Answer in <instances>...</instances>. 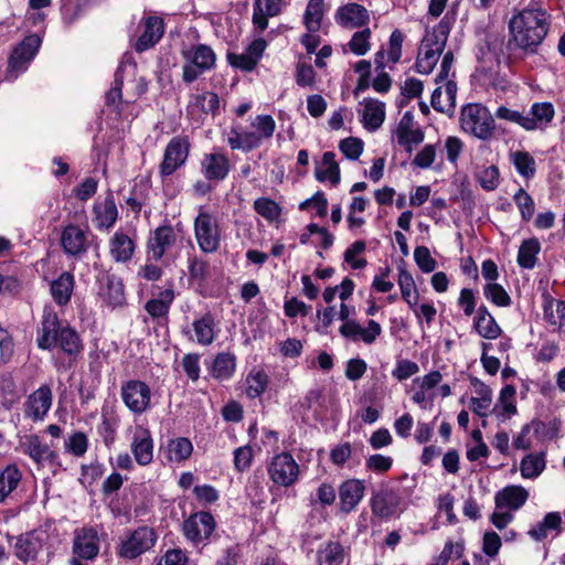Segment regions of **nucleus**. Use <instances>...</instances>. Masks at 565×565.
<instances>
[{"instance_id": "f257e3e1", "label": "nucleus", "mask_w": 565, "mask_h": 565, "mask_svg": "<svg viewBox=\"0 0 565 565\" xmlns=\"http://www.w3.org/2000/svg\"><path fill=\"white\" fill-rule=\"evenodd\" d=\"M552 25V15L542 6L529 4L509 20V45L525 54H536Z\"/></svg>"}, {"instance_id": "f03ea898", "label": "nucleus", "mask_w": 565, "mask_h": 565, "mask_svg": "<svg viewBox=\"0 0 565 565\" xmlns=\"http://www.w3.org/2000/svg\"><path fill=\"white\" fill-rule=\"evenodd\" d=\"M36 343L41 350L60 348L65 354L76 359L84 350V343L79 333L68 323L61 324L55 310L44 307L41 323L36 332Z\"/></svg>"}, {"instance_id": "7ed1b4c3", "label": "nucleus", "mask_w": 565, "mask_h": 565, "mask_svg": "<svg viewBox=\"0 0 565 565\" xmlns=\"http://www.w3.org/2000/svg\"><path fill=\"white\" fill-rule=\"evenodd\" d=\"M461 129L483 141L492 139L495 132V120L490 110L479 103L467 104L460 111Z\"/></svg>"}, {"instance_id": "20e7f679", "label": "nucleus", "mask_w": 565, "mask_h": 565, "mask_svg": "<svg viewBox=\"0 0 565 565\" xmlns=\"http://www.w3.org/2000/svg\"><path fill=\"white\" fill-rule=\"evenodd\" d=\"M448 39V30L438 24L423 38L416 58V71L420 74H429L436 66L445 50Z\"/></svg>"}, {"instance_id": "39448f33", "label": "nucleus", "mask_w": 565, "mask_h": 565, "mask_svg": "<svg viewBox=\"0 0 565 565\" xmlns=\"http://www.w3.org/2000/svg\"><path fill=\"white\" fill-rule=\"evenodd\" d=\"M194 237L202 253L213 254L218 250L222 241V231L217 217L200 207L193 222Z\"/></svg>"}, {"instance_id": "423d86ee", "label": "nucleus", "mask_w": 565, "mask_h": 565, "mask_svg": "<svg viewBox=\"0 0 565 565\" xmlns=\"http://www.w3.org/2000/svg\"><path fill=\"white\" fill-rule=\"evenodd\" d=\"M156 531L147 525L129 530L120 539L117 555L125 559H135L150 551L157 542Z\"/></svg>"}, {"instance_id": "0eeeda50", "label": "nucleus", "mask_w": 565, "mask_h": 565, "mask_svg": "<svg viewBox=\"0 0 565 565\" xmlns=\"http://www.w3.org/2000/svg\"><path fill=\"white\" fill-rule=\"evenodd\" d=\"M184 58L182 79L185 83L196 81L215 64V53L205 44L193 45L182 51Z\"/></svg>"}, {"instance_id": "6e6552de", "label": "nucleus", "mask_w": 565, "mask_h": 565, "mask_svg": "<svg viewBox=\"0 0 565 565\" xmlns=\"http://www.w3.org/2000/svg\"><path fill=\"white\" fill-rule=\"evenodd\" d=\"M351 309L345 303H341L339 318L343 321L339 329L342 337L352 341H363L365 344H372L382 333V327L375 320H369L367 327L363 328L356 320L349 319Z\"/></svg>"}, {"instance_id": "1a4fd4ad", "label": "nucleus", "mask_w": 565, "mask_h": 565, "mask_svg": "<svg viewBox=\"0 0 565 565\" xmlns=\"http://www.w3.org/2000/svg\"><path fill=\"white\" fill-rule=\"evenodd\" d=\"M370 508L372 514L382 520L398 518L405 509L402 497L394 489L384 486L372 492Z\"/></svg>"}, {"instance_id": "9d476101", "label": "nucleus", "mask_w": 565, "mask_h": 565, "mask_svg": "<svg viewBox=\"0 0 565 565\" xmlns=\"http://www.w3.org/2000/svg\"><path fill=\"white\" fill-rule=\"evenodd\" d=\"M41 45V38L36 34L28 35L13 50L7 70V79L14 81L25 72L31 61L36 55Z\"/></svg>"}, {"instance_id": "9b49d317", "label": "nucleus", "mask_w": 565, "mask_h": 565, "mask_svg": "<svg viewBox=\"0 0 565 565\" xmlns=\"http://www.w3.org/2000/svg\"><path fill=\"white\" fill-rule=\"evenodd\" d=\"M47 541L49 533L42 527L22 533L15 539L14 556L24 564L35 561Z\"/></svg>"}, {"instance_id": "f8f14e48", "label": "nucleus", "mask_w": 565, "mask_h": 565, "mask_svg": "<svg viewBox=\"0 0 565 565\" xmlns=\"http://www.w3.org/2000/svg\"><path fill=\"white\" fill-rule=\"evenodd\" d=\"M215 529L216 521L207 511L192 513L182 525L183 535L194 545L206 542Z\"/></svg>"}, {"instance_id": "ddd939ff", "label": "nucleus", "mask_w": 565, "mask_h": 565, "mask_svg": "<svg viewBox=\"0 0 565 565\" xmlns=\"http://www.w3.org/2000/svg\"><path fill=\"white\" fill-rule=\"evenodd\" d=\"M120 395L126 407L136 415H141L150 408L151 390L142 381L130 380L124 383Z\"/></svg>"}, {"instance_id": "4468645a", "label": "nucleus", "mask_w": 565, "mask_h": 565, "mask_svg": "<svg viewBox=\"0 0 565 565\" xmlns=\"http://www.w3.org/2000/svg\"><path fill=\"white\" fill-rule=\"evenodd\" d=\"M190 142L185 136L173 137L167 145L159 168L161 178H167L181 168L189 156Z\"/></svg>"}, {"instance_id": "2eb2a0df", "label": "nucleus", "mask_w": 565, "mask_h": 565, "mask_svg": "<svg viewBox=\"0 0 565 565\" xmlns=\"http://www.w3.org/2000/svg\"><path fill=\"white\" fill-rule=\"evenodd\" d=\"M271 481L278 486L290 487L299 477V465L289 452H281L273 457L268 466Z\"/></svg>"}, {"instance_id": "dca6fc26", "label": "nucleus", "mask_w": 565, "mask_h": 565, "mask_svg": "<svg viewBox=\"0 0 565 565\" xmlns=\"http://www.w3.org/2000/svg\"><path fill=\"white\" fill-rule=\"evenodd\" d=\"M53 393L49 384H42L32 392L23 404L24 417L32 422H43L52 407Z\"/></svg>"}, {"instance_id": "f3484780", "label": "nucleus", "mask_w": 565, "mask_h": 565, "mask_svg": "<svg viewBox=\"0 0 565 565\" xmlns=\"http://www.w3.org/2000/svg\"><path fill=\"white\" fill-rule=\"evenodd\" d=\"M98 282L97 295L104 305L111 309L126 305L125 286L121 278L107 273L99 277Z\"/></svg>"}, {"instance_id": "a211bd4d", "label": "nucleus", "mask_w": 565, "mask_h": 565, "mask_svg": "<svg viewBox=\"0 0 565 565\" xmlns=\"http://www.w3.org/2000/svg\"><path fill=\"white\" fill-rule=\"evenodd\" d=\"M99 544L98 530L95 526H83L74 532L73 554L92 561L99 553Z\"/></svg>"}, {"instance_id": "6ab92c4d", "label": "nucleus", "mask_w": 565, "mask_h": 565, "mask_svg": "<svg viewBox=\"0 0 565 565\" xmlns=\"http://www.w3.org/2000/svg\"><path fill=\"white\" fill-rule=\"evenodd\" d=\"M130 450L139 466H149L153 460V439L150 430L145 426H137L130 443Z\"/></svg>"}, {"instance_id": "aec40b11", "label": "nucleus", "mask_w": 565, "mask_h": 565, "mask_svg": "<svg viewBox=\"0 0 565 565\" xmlns=\"http://www.w3.org/2000/svg\"><path fill=\"white\" fill-rule=\"evenodd\" d=\"M395 137L397 143L408 153H412L414 147L423 142L424 132L420 128L414 127V115L412 111H406L402 116L395 130Z\"/></svg>"}, {"instance_id": "412c9836", "label": "nucleus", "mask_w": 565, "mask_h": 565, "mask_svg": "<svg viewBox=\"0 0 565 565\" xmlns=\"http://www.w3.org/2000/svg\"><path fill=\"white\" fill-rule=\"evenodd\" d=\"M267 43L264 39L254 40L243 53H228L227 61L235 67L245 72L253 71L262 58Z\"/></svg>"}, {"instance_id": "4be33fe9", "label": "nucleus", "mask_w": 565, "mask_h": 565, "mask_svg": "<svg viewBox=\"0 0 565 565\" xmlns=\"http://www.w3.org/2000/svg\"><path fill=\"white\" fill-rule=\"evenodd\" d=\"M177 235L171 225L157 227L149 236L147 253L149 258L160 260L167 250L175 244Z\"/></svg>"}, {"instance_id": "5701e85b", "label": "nucleus", "mask_w": 565, "mask_h": 565, "mask_svg": "<svg viewBox=\"0 0 565 565\" xmlns=\"http://www.w3.org/2000/svg\"><path fill=\"white\" fill-rule=\"evenodd\" d=\"M334 19L342 28L359 29L369 24L370 13L363 6L351 2L339 7Z\"/></svg>"}, {"instance_id": "b1692460", "label": "nucleus", "mask_w": 565, "mask_h": 565, "mask_svg": "<svg viewBox=\"0 0 565 565\" xmlns=\"http://www.w3.org/2000/svg\"><path fill=\"white\" fill-rule=\"evenodd\" d=\"M364 481L360 479H348L339 487L340 510L350 513L356 509L364 497Z\"/></svg>"}, {"instance_id": "393cba45", "label": "nucleus", "mask_w": 565, "mask_h": 565, "mask_svg": "<svg viewBox=\"0 0 565 565\" xmlns=\"http://www.w3.org/2000/svg\"><path fill=\"white\" fill-rule=\"evenodd\" d=\"M201 172L209 181H222L230 172L228 158L221 152H212L203 156Z\"/></svg>"}, {"instance_id": "a878e982", "label": "nucleus", "mask_w": 565, "mask_h": 565, "mask_svg": "<svg viewBox=\"0 0 565 565\" xmlns=\"http://www.w3.org/2000/svg\"><path fill=\"white\" fill-rule=\"evenodd\" d=\"M437 85L430 98L433 108L443 114H452L456 107V82L447 81Z\"/></svg>"}, {"instance_id": "bb28decb", "label": "nucleus", "mask_w": 565, "mask_h": 565, "mask_svg": "<svg viewBox=\"0 0 565 565\" xmlns=\"http://www.w3.org/2000/svg\"><path fill=\"white\" fill-rule=\"evenodd\" d=\"M94 223L98 230H110L118 218V209L111 192H108L103 202L93 206Z\"/></svg>"}, {"instance_id": "cd10ccee", "label": "nucleus", "mask_w": 565, "mask_h": 565, "mask_svg": "<svg viewBox=\"0 0 565 565\" xmlns=\"http://www.w3.org/2000/svg\"><path fill=\"white\" fill-rule=\"evenodd\" d=\"M61 245L65 254L78 256L87 250L85 232L74 224L64 227L61 234Z\"/></svg>"}, {"instance_id": "c85d7f7f", "label": "nucleus", "mask_w": 565, "mask_h": 565, "mask_svg": "<svg viewBox=\"0 0 565 565\" xmlns=\"http://www.w3.org/2000/svg\"><path fill=\"white\" fill-rule=\"evenodd\" d=\"M529 499V491L516 484L504 487L495 493L494 502L498 509L507 508L512 511L521 509Z\"/></svg>"}, {"instance_id": "c756f323", "label": "nucleus", "mask_w": 565, "mask_h": 565, "mask_svg": "<svg viewBox=\"0 0 565 565\" xmlns=\"http://www.w3.org/2000/svg\"><path fill=\"white\" fill-rule=\"evenodd\" d=\"M23 452L28 455L39 467L43 466L45 461L54 462L57 454L44 444L41 438L31 434L25 436V441L22 444Z\"/></svg>"}, {"instance_id": "7c9ffc66", "label": "nucleus", "mask_w": 565, "mask_h": 565, "mask_svg": "<svg viewBox=\"0 0 565 565\" xmlns=\"http://www.w3.org/2000/svg\"><path fill=\"white\" fill-rule=\"evenodd\" d=\"M473 329L481 338L487 340H494L502 333L501 327L484 305H481L476 311Z\"/></svg>"}, {"instance_id": "2f4dec72", "label": "nucleus", "mask_w": 565, "mask_h": 565, "mask_svg": "<svg viewBox=\"0 0 565 565\" xmlns=\"http://www.w3.org/2000/svg\"><path fill=\"white\" fill-rule=\"evenodd\" d=\"M75 278L70 271H63L50 284V294L58 307H65L70 303L74 291Z\"/></svg>"}, {"instance_id": "473e14b6", "label": "nucleus", "mask_w": 565, "mask_h": 565, "mask_svg": "<svg viewBox=\"0 0 565 565\" xmlns=\"http://www.w3.org/2000/svg\"><path fill=\"white\" fill-rule=\"evenodd\" d=\"M135 242L122 230L114 233L109 239V253L116 263H126L130 260L135 253Z\"/></svg>"}, {"instance_id": "72a5a7b5", "label": "nucleus", "mask_w": 565, "mask_h": 565, "mask_svg": "<svg viewBox=\"0 0 565 565\" xmlns=\"http://www.w3.org/2000/svg\"><path fill=\"white\" fill-rule=\"evenodd\" d=\"M164 32L163 20L159 17H148L145 20V31L136 42L138 52L147 51L159 42Z\"/></svg>"}, {"instance_id": "f704fd0d", "label": "nucleus", "mask_w": 565, "mask_h": 565, "mask_svg": "<svg viewBox=\"0 0 565 565\" xmlns=\"http://www.w3.org/2000/svg\"><path fill=\"white\" fill-rule=\"evenodd\" d=\"M281 10V0H255L253 6V23L263 32L268 26V18L277 15Z\"/></svg>"}, {"instance_id": "c9c22d12", "label": "nucleus", "mask_w": 565, "mask_h": 565, "mask_svg": "<svg viewBox=\"0 0 565 565\" xmlns=\"http://www.w3.org/2000/svg\"><path fill=\"white\" fill-rule=\"evenodd\" d=\"M385 119V104L376 99H364L362 122L369 131L377 130Z\"/></svg>"}, {"instance_id": "e433bc0d", "label": "nucleus", "mask_w": 565, "mask_h": 565, "mask_svg": "<svg viewBox=\"0 0 565 565\" xmlns=\"http://www.w3.org/2000/svg\"><path fill=\"white\" fill-rule=\"evenodd\" d=\"M195 340L201 345H210L216 338V323L212 313L206 312L192 323Z\"/></svg>"}, {"instance_id": "4c0bfd02", "label": "nucleus", "mask_w": 565, "mask_h": 565, "mask_svg": "<svg viewBox=\"0 0 565 565\" xmlns=\"http://www.w3.org/2000/svg\"><path fill=\"white\" fill-rule=\"evenodd\" d=\"M174 297L173 289H164L160 291L158 298L150 299L146 302L145 310L154 320L167 319Z\"/></svg>"}, {"instance_id": "58836bf2", "label": "nucleus", "mask_w": 565, "mask_h": 565, "mask_svg": "<svg viewBox=\"0 0 565 565\" xmlns=\"http://www.w3.org/2000/svg\"><path fill=\"white\" fill-rule=\"evenodd\" d=\"M315 177L318 181H329L332 185L340 182V168L335 161V153L327 151L322 156L321 164L316 167Z\"/></svg>"}, {"instance_id": "ea45409f", "label": "nucleus", "mask_w": 565, "mask_h": 565, "mask_svg": "<svg viewBox=\"0 0 565 565\" xmlns=\"http://www.w3.org/2000/svg\"><path fill=\"white\" fill-rule=\"evenodd\" d=\"M305 403L308 408L323 415L337 406L338 399L334 393L326 394L323 388H313L306 394Z\"/></svg>"}, {"instance_id": "a19ab883", "label": "nucleus", "mask_w": 565, "mask_h": 565, "mask_svg": "<svg viewBox=\"0 0 565 565\" xmlns=\"http://www.w3.org/2000/svg\"><path fill=\"white\" fill-rule=\"evenodd\" d=\"M100 419L102 422L97 426L98 435L102 437L104 444L110 447L115 443L119 418L111 408L103 407Z\"/></svg>"}, {"instance_id": "79ce46f5", "label": "nucleus", "mask_w": 565, "mask_h": 565, "mask_svg": "<svg viewBox=\"0 0 565 565\" xmlns=\"http://www.w3.org/2000/svg\"><path fill=\"white\" fill-rule=\"evenodd\" d=\"M545 468L546 455L544 451L527 454L520 462V472L524 479H536Z\"/></svg>"}, {"instance_id": "37998d69", "label": "nucleus", "mask_w": 565, "mask_h": 565, "mask_svg": "<svg viewBox=\"0 0 565 565\" xmlns=\"http://www.w3.org/2000/svg\"><path fill=\"white\" fill-rule=\"evenodd\" d=\"M236 370V358L233 353L230 352H221L216 354L211 374L214 379L218 381L230 380Z\"/></svg>"}, {"instance_id": "c03bdc74", "label": "nucleus", "mask_w": 565, "mask_h": 565, "mask_svg": "<svg viewBox=\"0 0 565 565\" xmlns=\"http://www.w3.org/2000/svg\"><path fill=\"white\" fill-rule=\"evenodd\" d=\"M344 561V550L339 542L329 541L317 551V565H342Z\"/></svg>"}, {"instance_id": "a18cd8bd", "label": "nucleus", "mask_w": 565, "mask_h": 565, "mask_svg": "<svg viewBox=\"0 0 565 565\" xmlns=\"http://www.w3.org/2000/svg\"><path fill=\"white\" fill-rule=\"evenodd\" d=\"M22 473L17 465H8L0 472V503L12 493L19 486Z\"/></svg>"}, {"instance_id": "49530a36", "label": "nucleus", "mask_w": 565, "mask_h": 565, "mask_svg": "<svg viewBox=\"0 0 565 565\" xmlns=\"http://www.w3.org/2000/svg\"><path fill=\"white\" fill-rule=\"evenodd\" d=\"M193 445L189 438L178 437L170 439L167 444L168 460L171 462H182L191 457Z\"/></svg>"}, {"instance_id": "de8ad7c7", "label": "nucleus", "mask_w": 565, "mask_h": 565, "mask_svg": "<svg viewBox=\"0 0 565 565\" xmlns=\"http://www.w3.org/2000/svg\"><path fill=\"white\" fill-rule=\"evenodd\" d=\"M515 387L513 385H505L500 392L498 403L495 404L493 412L497 413L498 417L509 418L516 413L515 405Z\"/></svg>"}, {"instance_id": "09e8293b", "label": "nucleus", "mask_w": 565, "mask_h": 565, "mask_svg": "<svg viewBox=\"0 0 565 565\" xmlns=\"http://www.w3.org/2000/svg\"><path fill=\"white\" fill-rule=\"evenodd\" d=\"M541 245L537 238H529L523 241L518 252V264L525 269H532L537 262Z\"/></svg>"}, {"instance_id": "8fccbe9b", "label": "nucleus", "mask_w": 565, "mask_h": 565, "mask_svg": "<svg viewBox=\"0 0 565 565\" xmlns=\"http://www.w3.org/2000/svg\"><path fill=\"white\" fill-rule=\"evenodd\" d=\"M398 286L401 288L402 298L411 308L417 306L419 295L416 290L415 281L411 273L405 268H398Z\"/></svg>"}, {"instance_id": "3c124183", "label": "nucleus", "mask_w": 565, "mask_h": 565, "mask_svg": "<svg viewBox=\"0 0 565 565\" xmlns=\"http://www.w3.org/2000/svg\"><path fill=\"white\" fill-rule=\"evenodd\" d=\"M323 6V0H309L307 4L303 23L310 33L318 32L321 28Z\"/></svg>"}, {"instance_id": "603ef678", "label": "nucleus", "mask_w": 565, "mask_h": 565, "mask_svg": "<svg viewBox=\"0 0 565 565\" xmlns=\"http://www.w3.org/2000/svg\"><path fill=\"white\" fill-rule=\"evenodd\" d=\"M562 518L558 512H550L544 519L532 527L527 534L535 541H543L548 530H557L561 526Z\"/></svg>"}, {"instance_id": "864d4df0", "label": "nucleus", "mask_w": 565, "mask_h": 565, "mask_svg": "<svg viewBox=\"0 0 565 565\" xmlns=\"http://www.w3.org/2000/svg\"><path fill=\"white\" fill-rule=\"evenodd\" d=\"M511 160L518 173L525 178L532 179L536 172V163L534 158L526 151H515L511 153Z\"/></svg>"}, {"instance_id": "5fc2aeb1", "label": "nucleus", "mask_w": 565, "mask_h": 565, "mask_svg": "<svg viewBox=\"0 0 565 565\" xmlns=\"http://www.w3.org/2000/svg\"><path fill=\"white\" fill-rule=\"evenodd\" d=\"M135 68L131 62H121L115 73L114 83L111 88L106 94V104L109 106L116 105L121 102V89L124 84L122 73L128 68Z\"/></svg>"}, {"instance_id": "6e6d98bb", "label": "nucleus", "mask_w": 565, "mask_h": 565, "mask_svg": "<svg viewBox=\"0 0 565 565\" xmlns=\"http://www.w3.org/2000/svg\"><path fill=\"white\" fill-rule=\"evenodd\" d=\"M530 119L534 122V130L537 129L542 125H547L552 121L555 109L552 103L543 102V103H534L531 106L529 111Z\"/></svg>"}, {"instance_id": "4d7b16f0", "label": "nucleus", "mask_w": 565, "mask_h": 565, "mask_svg": "<svg viewBox=\"0 0 565 565\" xmlns=\"http://www.w3.org/2000/svg\"><path fill=\"white\" fill-rule=\"evenodd\" d=\"M254 210L268 222L277 221L281 214L280 205L269 198L256 199Z\"/></svg>"}, {"instance_id": "13d9d810", "label": "nucleus", "mask_w": 565, "mask_h": 565, "mask_svg": "<svg viewBox=\"0 0 565 565\" xmlns=\"http://www.w3.org/2000/svg\"><path fill=\"white\" fill-rule=\"evenodd\" d=\"M64 449L74 457H82L88 449V438L83 431H74L64 440Z\"/></svg>"}, {"instance_id": "bf43d9fd", "label": "nucleus", "mask_w": 565, "mask_h": 565, "mask_svg": "<svg viewBox=\"0 0 565 565\" xmlns=\"http://www.w3.org/2000/svg\"><path fill=\"white\" fill-rule=\"evenodd\" d=\"M513 201L520 211L521 218L524 222H529L535 212V202L533 198L523 188H519V190L513 194Z\"/></svg>"}, {"instance_id": "052dcab7", "label": "nucleus", "mask_w": 565, "mask_h": 565, "mask_svg": "<svg viewBox=\"0 0 565 565\" xmlns=\"http://www.w3.org/2000/svg\"><path fill=\"white\" fill-rule=\"evenodd\" d=\"M544 318L553 326H562L565 321V301L550 299L544 303Z\"/></svg>"}, {"instance_id": "680f3d73", "label": "nucleus", "mask_w": 565, "mask_h": 565, "mask_svg": "<svg viewBox=\"0 0 565 565\" xmlns=\"http://www.w3.org/2000/svg\"><path fill=\"white\" fill-rule=\"evenodd\" d=\"M484 297L498 307H509L511 305V297L507 290L497 282H488L483 287Z\"/></svg>"}, {"instance_id": "e2e57ef3", "label": "nucleus", "mask_w": 565, "mask_h": 565, "mask_svg": "<svg viewBox=\"0 0 565 565\" xmlns=\"http://www.w3.org/2000/svg\"><path fill=\"white\" fill-rule=\"evenodd\" d=\"M371 30L365 28L361 31H356L348 43L349 50L358 55H365L371 49Z\"/></svg>"}, {"instance_id": "0e129e2a", "label": "nucleus", "mask_w": 565, "mask_h": 565, "mask_svg": "<svg viewBox=\"0 0 565 565\" xmlns=\"http://www.w3.org/2000/svg\"><path fill=\"white\" fill-rule=\"evenodd\" d=\"M477 180L480 186L486 191H493L499 186L500 172L498 167L489 166L482 169L478 175Z\"/></svg>"}, {"instance_id": "69168bd1", "label": "nucleus", "mask_w": 565, "mask_h": 565, "mask_svg": "<svg viewBox=\"0 0 565 565\" xmlns=\"http://www.w3.org/2000/svg\"><path fill=\"white\" fill-rule=\"evenodd\" d=\"M193 494L196 501L203 507L211 505L220 499L218 490L211 484L195 486L193 488Z\"/></svg>"}, {"instance_id": "338daca9", "label": "nucleus", "mask_w": 565, "mask_h": 565, "mask_svg": "<svg viewBox=\"0 0 565 565\" xmlns=\"http://www.w3.org/2000/svg\"><path fill=\"white\" fill-rule=\"evenodd\" d=\"M252 126L256 129V135L260 137V140L271 138L276 129V122L270 115L256 116Z\"/></svg>"}, {"instance_id": "774afa93", "label": "nucleus", "mask_w": 565, "mask_h": 565, "mask_svg": "<svg viewBox=\"0 0 565 565\" xmlns=\"http://www.w3.org/2000/svg\"><path fill=\"white\" fill-rule=\"evenodd\" d=\"M393 458L381 454L371 455L365 459V468L375 473H385L391 470Z\"/></svg>"}]
</instances>
